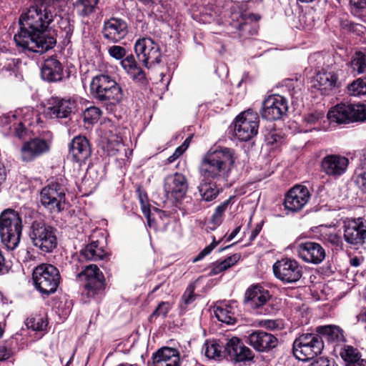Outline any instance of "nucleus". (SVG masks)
<instances>
[{"label": "nucleus", "instance_id": "61", "mask_svg": "<svg viewBox=\"0 0 366 366\" xmlns=\"http://www.w3.org/2000/svg\"><path fill=\"white\" fill-rule=\"evenodd\" d=\"M350 3L352 6L357 9L366 8V0H350Z\"/></svg>", "mask_w": 366, "mask_h": 366}, {"label": "nucleus", "instance_id": "52", "mask_svg": "<svg viewBox=\"0 0 366 366\" xmlns=\"http://www.w3.org/2000/svg\"><path fill=\"white\" fill-rule=\"evenodd\" d=\"M14 134L19 139L24 140L29 137V131L26 129L24 123L20 122L14 127Z\"/></svg>", "mask_w": 366, "mask_h": 366}, {"label": "nucleus", "instance_id": "56", "mask_svg": "<svg viewBox=\"0 0 366 366\" xmlns=\"http://www.w3.org/2000/svg\"><path fill=\"white\" fill-rule=\"evenodd\" d=\"M187 141V139L184 142V144L182 146L177 147L174 152L167 158L168 163H172L174 160H176L184 153V152L188 147V144H186Z\"/></svg>", "mask_w": 366, "mask_h": 366}, {"label": "nucleus", "instance_id": "55", "mask_svg": "<svg viewBox=\"0 0 366 366\" xmlns=\"http://www.w3.org/2000/svg\"><path fill=\"white\" fill-rule=\"evenodd\" d=\"M326 240L333 246L342 247L343 242L341 237L335 233H330L326 235Z\"/></svg>", "mask_w": 366, "mask_h": 366}, {"label": "nucleus", "instance_id": "34", "mask_svg": "<svg viewBox=\"0 0 366 366\" xmlns=\"http://www.w3.org/2000/svg\"><path fill=\"white\" fill-rule=\"evenodd\" d=\"M241 259V254L235 253L222 261L212 263L209 272L210 275L218 274L236 264Z\"/></svg>", "mask_w": 366, "mask_h": 366}, {"label": "nucleus", "instance_id": "62", "mask_svg": "<svg viewBox=\"0 0 366 366\" xmlns=\"http://www.w3.org/2000/svg\"><path fill=\"white\" fill-rule=\"evenodd\" d=\"M137 192L138 193L139 199L141 205L145 204L148 203L147 196L145 192H143L140 187H138L137 189Z\"/></svg>", "mask_w": 366, "mask_h": 366}, {"label": "nucleus", "instance_id": "24", "mask_svg": "<svg viewBox=\"0 0 366 366\" xmlns=\"http://www.w3.org/2000/svg\"><path fill=\"white\" fill-rule=\"evenodd\" d=\"M164 189L167 195L176 199L182 198L188 189V183L184 175L175 173L167 176L164 179Z\"/></svg>", "mask_w": 366, "mask_h": 366}, {"label": "nucleus", "instance_id": "26", "mask_svg": "<svg viewBox=\"0 0 366 366\" xmlns=\"http://www.w3.org/2000/svg\"><path fill=\"white\" fill-rule=\"evenodd\" d=\"M151 366H179V352L174 348L163 347L152 355Z\"/></svg>", "mask_w": 366, "mask_h": 366}, {"label": "nucleus", "instance_id": "20", "mask_svg": "<svg viewBox=\"0 0 366 366\" xmlns=\"http://www.w3.org/2000/svg\"><path fill=\"white\" fill-rule=\"evenodd\" d=\"M246 342L259 352H267L278 345V339L271 333L257 330L249 333Z\"/></svg>", "mask_w": 366, "mask_h": 366}, {"label": "nucleus", "instance_id": "28", "mask_svg": "<svg viewBox=\"0 0 366 366\" xmlns=\"http://www.w3.org/2000/svg\"><path fill=\"white\" fill-rule=\"evenodd\" d=\"M41 75L44 80L49 82L61 81L63 78V66L55 57L46 59L41 67Z\"/></svg>", "mask_w": 366, "mask_h": 366}, {"label": "nucleus", "instance_id": "48", "mask_svg": "<svg viewBox=\"0 0 366 366\" xmlns=\"http://www.w3.org/2000/svg\"><path fill=\"white\" fill-rule=\"evenodd\" d=\"M108 53L112 58L122 61V59L126 56L127 51L123 46L113 45L108 48Z\"/></svg>", "mask_w": 366, "mask_h": 366}, {"label": "nucleus", "instance_id": "60", "mask_svg": "<svg viewBox=\"0 0 366 366\" xmlns=\"http://www.w3.org/2000/svg\"><path fill=\"white\" fill-rule=\"evenodd\" d=\"M8 272L6 264V259L3 252L0 249V274H5Z\"/></svg>", "mask_w": 366, "mask_h": 366}, {"label": "nucleus", "instance_id": "57", "mask_svg": "<svg viewBox=\"0 0 366 366\" xmlns=\"http://www.w3.org/2000/svg\"><path fill=\"white\" fill-rule=\"evenodd\" d=\"M355 183L363 192L366 193V172L357 176Z\"/></svg>", "mask_w": 366, "mask_h": 366}, {"label": "nucleus", "instance_id": "50", "mask_svg": "<svg viewBox=\"0 0 366 366\" xmlns=\"http://www.w3.org/2000/svg\"><path fill=\"white\" fill-rule=\"evenodd\" d=\"M59 27L65 33V39L69 41L74 31V24L68 19H62L59 23Z\"/></svg>", "mask_w": 366, "mask_h": 366}, {"label": "nucleus", "instance_id": "4", "mask_svg": "<svg viewBox=\"0 0 366 366\" xmlns=\"http://www.w3.org/2000/svg\"><path fill=\"white\" fill-rule=\"evenodd\" d=\"M76 280L83 283L81 297L84 302L99 300L104 296L105 278L96 264H90L82 267L81 270L76 274Z\"/></svg>", "mask_w": 366, "mask_h": 366}, {"label": "nucleus", "instance_id": "6", "mask_svg": "<svg viewBox=\"0 0 366 366\" xmlns=\"http://www.w3.org/2000/svg\"><path fill=\"white\" fill-rule=\"evenodd\" d=\"M34 285L42 295L54 293L61 281L59 269L51 264H41L36 266L32 273Z\"/></svg>", "mask_w": 366, "mask_h": 366}, {"label": "nucleus", "instance_id": "43", "mask_svg": "<svg viewBox=\"0 0 366 366\" xmlns=\"http://www.w3.org/2000/svg\"><path fill=\"white\" fill-rule=\"evenodd\" d=\"M324 119L325 114L322 111H314L305 115L304 122L307 125L313 126L314 129H320L319 126Z\"/></svg>", "mask_w": 366, "mask_h": 366}, {"label": "nucleus", "instance_id": "30", "mask_svg": "<svg viewBox=\"0 0 366 366\" xmlns=\"http://www.w3.org/2000/svg\"><path fill=\"white\" fill-rule=\"evenodd\" d=\"M315 332L322 339L325 338L329 342L339 344L346 341L344 331L339 326L335 325L318 326L316 327Z\"/></svg>", "mask_w": 366, "mask_h": 366}, {"label": "nucleus", "instance_id": "2", "mask_svg": "<svg viewBox=\"0 0 366 366\" xmlns=\"http://www.w3.org/2000/svg\"><path fill=\"white\" fill-rule=\"evenodd\" d=\"M234 163L232 149L223 147L209 150L202 159L199 172L202 178L226 181Z\"/></svg>", "mask_w": 366, "mask_h": 366}, {"label": "nucleus", "instance_id": "12", "mask_svg": "<svg viewBox=\"0 0 366 366\" xmlns=\"http://www.w3.org/2000/svg\"><path fill=\"white\" fill-rule=\"evenodd\" d=\"M134 51L140 61L145 67L150 69L159 64L162 52L159 44L149 37L139 39L134 44Z\"/></svg>", "mask_w": 366, "mask_h": 366}, {"label": "nucleus", "instance_id": "29", "mask_svg": "<svg viewBox=\"0 0 366 366\" xmlns=\"http://www.w3.org/2000/svg\"><path fill=\"white\" fill-rule=\"evenodd\" d=\"M126 73L135 81L145 83L146 74L138 65L133 54L126 56L120 62Z\"/></svg>", "mask_w": 366, "mask_h": 366}, {"label": "nucleus", "instance_id": "32", "mask_svg": "<svg viewBox=\"0 0 366 366\" xmlns=\"http://www.w3.org/2000/svg\"><path fill=\"white\" fill-rule=\"evenodd\" d=\"M339 355L345 363L346 366H354L362 360L361 353L358 350L351 345H343L340 347Z\"/></svg>", "mask_w": 366, "mask_h": 366}, {"label": "nucleus", "instance_id": "39", "mask_svg": "<svg viewBox=\"0 0 366 366\" xmlns=\"http://www.w3.org/2000/svg\"><path fill=\"white\" fill-rule=\"evenodd\" d=\"M241 22L237 24L236 28L240 31L241 35L254 34L257 33L256 30L251 31L252 26L249 23V21H258L259 18L253 14H242L240 15Z\"/></svg>", "mask_w": 366, "mask_h": 366}, {"label": "nucleus", "instance_id": "23", "mask_svg": "<svg viewBox=\"0 0 366 366\" xmlns=\"http://www.w3.org/2000/svg\"><path fill=\"white\" fill-rule=\"evenodd\" d=\"M348 164V159L339 154H328L321 162L322 171L327 175L334 177L342 175Z\"/></svg>", "mask_w": 366, "mask_h": 366}, {"label": "nucleus", "instance_id": "8", "mask_svg": "<svg viewBox=\"0 0 366 366\" xmlns=\"http://www.w3.org/2000/svg\"><path fill=\"white\" fill-rule=\"evenodd\" d=\"M327 119L338 124H349L366 120V105L362 104H339L327 113Z\"/></svg>", "mask_w": 366, "mask_h": 366}, {"label": "nucleus", "instance_id": "58", "mask_svg": "<svg viewBox=\"0 0 366 366\" xmlns=\"http://www.w3.org/2000/svg\"><path fill=\"white\" fill-rule=\"evenodd\" d=\"M310 366H338L335 362H330V360L325 358H320L313 362Z\"/></svg>", "mask_w": 366, "mask_h": 366}, {"label": "nucleus", "instance_id": "36", "mask_svg": "<svg viewBox=\"0 0 366 366\" xmlns=\"http://www.w3.org/2000/svg\"><path fill=\"white\" fill-rule=\"evenodd\" d=\"M350 66L354 75H366V54L361 51H356L351 58Z\"/></svg>", "mask_w": 366, "mask_h": 366}, {"label": "nucleus", "instance_id": "51", "mask_svg": "<svg viewBox=\"0 0 366 366\" xmlns=\"http://www.w3.org/2000/svg\"><path fill=\"white\" fill-rule=\"evenodd\" d=\"M220 241L217 242L214 237H212V242L202 250L198 255L193 259L194 262L202 259L204 257L211 253V252L219 244Z\"/></svg>", "mask_w": 366, "mask_h": 366}, {"label": "nucleus", "instance_id": "63", "mask_svg": "<svg viewBox=\"0 0 366 366\" xmlns=\"http://www.w3.org/2000/svg\"><path fill=\"white\" fill-rule=\"evenodd\" d=\"M148 204H149L147 203V204L141 205L142 212H143L144 215L147 218L149 217V214H150V209L149 208Z\"/></svg>", "mask_w": 366, "mask_h": 366}, {"label": "nucleus", "instance_id": "53", "mask_svg": "<svg viewBox=\"0 0 366 366\" xmlns=\"http://www.w3.org/2000/svg\"><path fill=\"white\" fill-rule=\"evenodd\" d=\"M16 114L23 119L24 122H27L33 118L34 111L31 107H24L16 111Z\"/></svg>", "mask_w": 366, "mask_h": 366}, {"label": "nucleus", "instance_id": "11", "mask_svg": "<svg viewBox=\"0 0 366 366\" xmlns=\"http://www.w3.org/2000/svg\"><path fill=\"white\" fill-rule=\"evenodd\" d=\"M259 119L257 112L248 109L240 113L234 121V135L240 141L247 142L257 135Z\"/></svg>", "mask_w": 366, "mask_h": 366}, {"label": "nucleus", "instance_id": "25", "mask_svg": "<svg viewBox=\"0 0 366 366\" xmlns=\"http://www.w3.org/2000/svg\"><path fill=\"white\" fill-rule=\"evenodd\" d=\"M69 154L76 162L84 163L91 156L92 148L87 138L84 136H76L69 144Z\"/></svg>", "mask_w": 366, "mask_h": 366}, {"label": "nucleus", "instance_id": "42", "mask_svg": "<svg viewBox=\"0 0 366 366\" xmlns=\"http://www.w3.org/2000/svg\"><path fill=\"white\" fill-rule=\"evenodd\" d=\"M350 95L358 97L366 94V79L359 78L347 86Z\"/></svg>", "mask_w": 366, "mask_h": 366}, {"label": "nucleus", "instance_id": "7", "mask_svg": "<svg viewBox=\"0 0 366 366\" xmlns=\"http://www.w3.org/2000/svg\"><path fill=\"white\" fill-rule=\"evenodd\" d=\"M323 348V340L317 333H304L295 340L292 352L297 359L307 361L321 354Z\"/></svg>", "mask_w": 366, "mask_h": 366}, {"label": "nucleus", "instance_id": "19", "mask_svg": "<svg viewBox=\"0 0 366 366\" xmlns=\"http://www.w3.org/2000/svg\"><path fill=\"white\" fill-rule=\"evenodd\" d=\"M102 34L107 41L118 43L128 34L127 23L120 18H110L104 22Z\"/></svg>", "mask_w": 366, "mask_h": 366}, {"label": "nucleus", "instance_id": "21", "mask_svg": "<svg viewBox=\"0 0 366 366\" xmlns=\"http://www.w3.org/2000/svg\"><path fill=\"white\" fill-rule=\"evenodd\" d=\"M310 195L308 189L302 185L292 187L285 195L284 205L287 210L297 212L308 202Z\"/></svg>", "mask_w": 366, "mask_h": 366}, {"label": "nucleus", "instance_id": "16", "mask_svg": "<svg viewBox=\"0 0 366 366\" xmlns=\"http://www.w3.org/2000/svg\"><path fill=\"white\" fill-rule=\"evenodd\" d=\"M270 297L267 290L259 285H254L246 290L243 303L247 308L256 310L259 314H262L267 310V303Z\"/></svg>", "mask_w": 366, "mask_h": 366}, {"label": "nucleus", "instance_id": "15", "mask_svg": "<svg viewBox=\"0 0 366 366\" xmlns=\"http://www.w3.org/2000/svg\"><path fill=\"white\" fill-rule=\"evenodd\" d=\"M343 239L350 245L362 246L366 242V221L354 218L343 222Z\"/></svg>", "mask_w": 366, "mask_h": 366}, {"label": "nucleus", "instance_id": "33", "mask_svg": "<svg viewBox=\"0 0 366 366\" xmlns=\"http://www.w3.org/2000/svg\"><path fill=\"white\" fill-rule=\"evenodd\" d=\"M106 254L107 252L102 247H99L98 242H92L80 252L81 257L91 261L102 259Z\"/></svg>", "mask_w": 366, "mask_h": 366}, {"label": "nucleus", "instance_id": "40", "mask_svg": "<svg viewBox=\"0 0 366 366\" xmlns=\"http://www.w3.org/2000/svg\"><path fill=\"white\" fill-rule=\"evenodd\" d=\"M234 199H235V197L231 196L228 199L224 201L216 207L211 219V222L213 224L219 225L221 224L222 217H223L225 211L227 209L228 206L232 204V200Z\"/></svg>", "mask_w": 366, "mask_h": 366}, {"label": "nucleus", "instance_id": "44", "mask_svg": "<svg viewBox=\"0 0 366 366\" xmlns=\"http://www.w3.org/2000/svg\"><path fill=\"white\" fill-rule=\"evenodd\" d=\"M102 115V111L99 107H90L86 109L83 113V117L85 122L93 124L97 122Z\"/></svg>", "mask_w": 366, "mask_h": 366}, {"label": "nucleus", "instance_id": "64", "mask_svg": "<svg viewBox=\"0 0 366 366\" xmlns=\"http://www.w3.org/2000/svg\"><path fill=\"white\" fill-rule=\"evenodd\" d=\"M240 229L241 227H237V228H235L231 233L228 236L227 239V242H229L231 241L233 238H234V237L240 231Z\"/></svg>", "mask_w": 366, "mask_h": 366}, {"label": "nucleus", "instance_id": "31", "mask_svg": "<svg viewBox=\"0 0 366 366\" xmlns=\"http://www.w3.org/2000/svg\"><path fill=\"white\" fill-rule=\"evenodd\" d=\"M211 179L202 178L197 189L201 199L205 202H211L215 199L220 192L216 182Z\"/></svg>", "mask_w": 366, "mask_h": 366}, {"label": "nucleus", "instance_id": "49", "mask_svg": "<svg viewBox=\"0 0 366 366\" xmlns=\"http://www.w3.org/2000/svg\"><path fill=\"white\" fill-rule=\"evenodd\" d=\"M194 286L193 285H190L187 287L185 292H184L182 297V300L184 304V309L187 305L192 303L195 300L196 296L194 295Z\"/></svg>", "mask_w": 366, "mask_h": 366}, {"label": "nucleus", "instance_id": "13", "mask_svg": "<svg viewBox=\"0 0 366 366\" xmlns=\"http://www.w3.org/2000/svg\"><path fill=\"white\" fill-rule=\"evenodd\" d=\"M274 277L285 284H292L299 281L302 274V267L297 261L291 258H282L272 266Z\"/></svg>", "mask_w": 366, "mask_h": 366}, {"label": "nucleus", "instance_id": "3", "mask_svg": "<svg viewBox=\"0 0 366 366\" xmlns=\"http://www.w3.org/2000/svg\"><path fill=\"white\" fill-rule=\"evenodd\" d=\"M90 90L93 97L104 104L109 112H112L116 105L120 104L123 99L124 94L121 86L107 74L93 77Z\"/></svg>", "mask_w": 366, "mask_h": 366}, {"label": "nucleus", "instance_id": "17", "mask_svg": "<svg viewBox=\"0 0 366 366\" xmlns=\"http://www.w3.org/2000/svg\"><path fill=\"white\" fill-rule=\"evenodd\" d=\"M76 103L71 98L51 97L46 102L45 115L50 119L69 117L76 107Z\"/></svg>", "mask_w": 366, "mask_h": 366}, {"label": "nucleus", "instance_id": "47", "mask_svg": "<svg viewBox=\"0 0 366 366\" xmlns=\"http://www.w3.org/2000/svg\"><path fill=\"white\" fill-rule=\"evenodd\" d=\"M171 307L170 304L168 302H161L156 310L152 313L149 317V320H152V318L162 316L165 317L170 310Z\"/></svg>", "mask_w": 366, "mask_h": 366}, {"label": "nucleus", "instance_id": "5", "mask_svg": "<svg viewBox=\"0 0 366 366\" xmlns=\"http://www.w3.org/2000/svg\"><path fill=\"white\" fill-rule=\"evenodd\" d=\"M22 233V221L14 209H6L0 215V236L1 242L10 250L19 244Z\"/></svg>", "mask_w": 366, "mask_h": 366}, {"label": "nucleus", "instance_id": "37", "mask_svg": "<svg viewBox=\"0 0 366 366\" xmlns=\"http://www.w3.org/2000/svg\"><path fill=\"white\" fill-rule=\"evenodd\" d=\"M224 347L217 340H207L204 343L202 350L204 351L205 356L209 359L219 360L224 354Z\"/></svg>", "mask_w": 366, "mask_h": 366}, {"label": "nucleus", "instance_id": "10", "mask_svg": "<svg viewBox=\"0 0 366 366\" xmlns=\"http://www.w3.org/2000/svg\"><path fill=\"white\" fill-rule=\"evenodd\" d=\"M66 188L57 182H51L40 192L41 205L51 213H59L64 209L66 202Z\"/></svg>", "mask_w": 366, "mask_h": 366}, {"label": "nucleus", "instance_id": "46", "mask_svg": "<svg viewBox=\"0 0 366 366\" xmlns=\"http://www.w3.org/2000/svg\"><path fill=\"white\" fill-rule=\"evenodd\" d=\"M253 358L254 353L252 351L244 345L238 350L234 361L237 362H247L253 360Z\"/></svg>", "mask_w": 366, "mask_h": 366}, {"label": "nucleus", "instance_id": "14", "mask_svg": "<svg viewBox=\"0 0 366 366\" xmlns=\"http://www.w3.org/2000/svg\"><path fill=\"white\" fill-rule=\"evenodd\" d=\"M52 139L53 134L48 131L45 132L44 137H39L25 142L21 149L22 160L31 162L49 152Z\"/></svg>", "mask_w": 366, "mask_h": 366}, {"label": "nucleus", "instance_id": "9", "mask_svg": "<svg viewBox=\"0 0 366 366\" xmlns=\"http://www.w3.org/2000/svg\"><path fill=\"white\" fill-rule=\"evenodd\" d=\"M56 230L44 222H34L29 237L33 244L42 252H51L57 246Z\"/></svg>", "mask_w": 366, "mask_h": 366}, {"label": "nucleus", "instance_id": "54", "mask_svg": "<svg viewBox=\"0 0 366 366\" xmlns=\"http://www.w3.org/2000/svg\"><path fill=\"white\" fill-rule=\"evenodd\" d=\"M284 136L276 131L271 132L267 136L268 143L270 144H281L283 142Z\"/></svg>", "mask_w": 366, "mask_h": 366}, {"label": "nucleus", "instance_id": "22", "mask_svg": "<svg viewBox=\"0 0 366 366\" xmlns=\"http://www.w3.org/2000/svg\"><path fill=\"white\" fill-rule=\"evenodd\" d=\"M297 252L302 260L312 264H320L325 258V251L318 243L306 242L300 244Z\"/></svg>", "mask_w": 366, "mask_h": 366}, {"label": "nucleus", "instance_id": "45", "mask_svg": "<svg viewBox=\"0 0 366 366\" xmlns=\"http://www.w3.org/2000/svg\"><path fill=\"white\" fill-rule=\"evenodd\" d=\"M26 325L28 328L36 331L44 330L46 325V321L41 317H30L26 320Z\"/></svg>", "mask_w": 366, "mask_h": 366}, {"label": "nucleus", "instance_id": "38", "mask_svg": "<svg viewBox=\"0 0 366 366\" xmlns=\"http://www.w3.org/2000/svg\"><path fill=\"white\" fill-rule=\"evenodd\" d=\"M99 0H76L74 7L77 14L81 16H89L94 12Z\"/></svg>", "mask_w": 366, "mask_h": 366}, {"label": "nucleus", "instance_id": "35", "mask_svg": "<svg viewBox=\"0 0 366 366\" xmlns=\"http://www.w3.org/2000/svg\"><path fill=\"white\" fill-rule=\"evenodd\" d=\"M214 313L217 320L222 322L233 325L236 322V316L232 311V307L226 304L217 305L214 309Z\"/></svg>", "mask_w": 366, "mask_h": 366}, {"label": "nucleus", "instance_id": "41", "mask_svg": "<svg viewBox=\"0 0 366 366\" xmlns=\"http://www.w3.org/2000/svg\"><path fill=\"white\" fill-rule=\"evenodd\" d=\"M242 345H244V343L239 338L233 337L229 339L224 346V353H227L230 359L234 361L238 350L240 349Z\"/></svg>", "mask_w": 366, "mask_h": 366}, {"label": "nucleus", "instance_id": "1", "mask_svg": "<svg viewBox=\"0 0 366 366\" xmlns=\"http://www.w3.org/2000/svg\"><path fill=\"white\" fill-rule=\"evenodd\" d=\"M34 1V5L20 15L19 30L14 39L23 49L43 54L56 45V39L48 27L56 15L51 4L61 0Z\"/></svg>", "mask_w": 366, "mask_h": 366}, {"label": "nucleus", "instance_id": "59", "mask_svg": "<svg viewBox=\"0 0 366 366\" xmlns=\"http://www.w3.org/2000/svg\"><path fill=\"white\" fill-rule=\"evenodd\" d=\"M11 355V349L4 345H0V361L8 359Z\"/></svg>", "mask_w": 366, "mask_h": 366}, {"label": "nucleus", "instance_id": "27", "mask_svg": "<svg viewBox=\"0 0 366 366\" xmlns=\"http://www.w3.org/2000/svg\"><path fill=\"white\" fill-rule=\"evenodd\" d=\"M340 85V83L335 70L334 71H320L315 78L314 86L325 95H328L333 89H337Z\"/></svg>", "mask_w": 366, "mask_h": 366}, {"label": "nucleus", "instance_id": "18", "mask_svg": "<svg viewBox=\"0 0 366 366\" xmlns=\"http://www.w3.org/2000/svg\"><path fill=\"white\" fill-rule=\"evenodd\" d=\"M288 111V102L281 95L269 96L262 103L261 116L267 120H278L286 115Z\"/></svg>", "mask_w": 366, "mask_h": 366}]
</instances>
